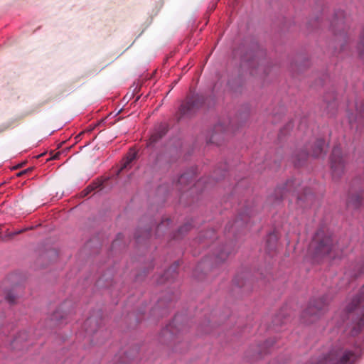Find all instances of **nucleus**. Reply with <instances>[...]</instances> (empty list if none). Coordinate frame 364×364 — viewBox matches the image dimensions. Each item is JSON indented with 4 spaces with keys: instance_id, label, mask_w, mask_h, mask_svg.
<instances>
[{
    "instance_id": "9",
    "label": "nucleus",
    "mask_w": 364,
    "mask_h": 364,
    "mask_svg": "<svg viewBox=\"0 0 364 364\" xmlns=\"http://www.w3.org/2000/svg\"><path fill=\"white\" fill-rule=\"evenodd\" d=\"M326 302L323 299H319L316 301L310 303L309 307L304 312V317H318V314L321 313L326 306Z\"/></svg>"
},
{
    "instance_id": "19",
    "label": "nucleus",
    "mask_w": 364,
    "mask_h": 364,
    "mask_svg": "<svg viewBox=\"0 0 364 364\" xmlns=\"http://www.w3.org/2000/svg\"><path fill=\"white\" fill-rule=\"evenodd\" d=\"M277 236L275 233H270L267 239V245L269 250H273L276 247Z\"/></svg>"
},
{
    "instance_id": "37",
    "label": "nucleus",
    "mask_w": 364,
    "mask_h": 364,
    "mask_svg": "<svg viewBox=\"0 0 364 364\" xmlns=\"http://www.w3.org/2000/svg\"><path fill=\"white\" fill-rule=\"evenodd\" d=\"M215 132H218V131L220 130V125L215 126Z\"/></svg>"
},
{
    "instance_id": "29",
    "label": "nucleus",
    "mask_w": 364,
    "mask_h": 364,
    "mask_svg": "<svg viewBox=\"0 0 364 364\" xmlns=\"http://www.w3.org/2000/svg\"><path fill=\"white\" fill-rule=\"evenodd\" d=\"M215 232L213 230H208L203 237H204L203 239H200V240H205L206 238H209L210 240H212L213 238L215 237Z\"/></svg>"
},
{
    "instance_id": "5",
    "label": "nucleus",
    "mask_w": 364,
    "mask_h": 364,
    "mask_svg": "<svg viewBox=\"0 0 364 364\" xmlns=\"http://www.w3.org/2000/svg\"><path fill=\"white\" fill-rule=\"evenodd\" d=\"M330 163L333 178L334 179L341 178L346 171L347 160L340 146H336L333 149Z\"/></svg>"
},
{
    "instance_id": "24",
    "label": "nucleus",
    "mask_w": 364,
    "mask_h": 364,
    "mask_svg": "<svg viewBox=\"0 0 364 364\" xmlns=\"http://www.w3.org/2000/svg\"><path fill=\"white\" fill-rule=\"evenodd\" d=\"M6 301L10 304H13L15 303L16 296L12 292H9L6 296Z\"/></svg>"
},
{
    "instance_id": "27",
    "label": "nucleus",
    "mask_w": 364,
    "mask_h": 364,
    "mask_svg": "<svg viewBox=\"0 0 364 364\" xmlns=\"http://www.w3.org/2000/svg\"><path fill=\"white\" fill-rule=\"evenodd\" d=\"M96 186H93V185H90L88 186L82 192V194L83 195V196H87L90 192H92L95 188Z\"/></svg>"
},
{
    "instance_id": "35",
    "label": "nucleus",
    "mask_w": 364,
    "mask_h": 364,
    "mask_svg": "<svg viewBox=\"0 0 364 364\" xmlns=\"http://www.w3.org/2000/svg\"><path fill=\"white\" fill-rule=\"evenodd\" d=\"M19 340H20L19 337L16 338L14 340V343H13V344H14V345L17 344V343L19 342Z\"/></svg>"
},
{
    "instance_id": "33",
    "label": "nucleus",
    "mask_w": 364,
    "mask_h": 364,
    "mask_svg": "<svg viewBox=\"0 0 364 364\" xmlns=\"http://www.w3.org/2000/svg\"><path fill=\"white\" fill-rule=\"evenodd\" d=\"M215 141H216V136H215V134H213L211 136L210 139V143H215Z\"/></svg>"
},
{
    "instance_id": "40",
    "label": "nucleus",
    "mask_w": 364,
    "mask_h": 364,
    "mask_svg": "<svg viewBox=\"0 0 364 364\" xmlns=\"http://www.w3.org/2000/svg\"><path fill=\"white\" fill-rule=\"evenodd\" d=\"M314 318L310 319V320H309V322L314 321Z\"/></svg>"
},
{
    "instance_id": "16",
    "label": "nucleus",
    "mask_w": 364,
    "mask_h": 364,
    "mask_svg": "<svg viewBox=\"0 0 364 364\" xmlns=\"http://www.w3.org/2000/svg\"><path fill=\"white\" fill-rule=\"evenodd\" d=\"M66 304H64L63 306H60L51 315L50 320L53 322V325H57L60 323V321L65 318L68 314L64 311V306Z\"/></svg>"
},
{
    "instance_id": "21",
    "label": "nucleus",
    "mask_w": 364,
    "mask_h": 364,
    "mask_svg": "<svg viewBox=\"0 0 364 364\" xmlns=\"http://www.w3.org/2000/svg\"><path fill=\"white\" fill-rule=\"evenodd\" d=\"M312 196L309 190H305L304 195L297 193L298 200H307L309 198H310Z\"/></svg>"
},
{
    "instance_id": "1",
    "label": "nucleus",
    "mask_w": 364,
    "mask_h": 364,
    "mask_svg": "<svg viewBox=\"0 0 364 364\" xmlns=\"http://www.w3.org/2000/svg\"><path fill=\"white\" fill-rule=\"evenodd\" d=\"M364 286L346 304L342 314L343 322L351 328V334H358L364 326Z\"/></svg>"
},
{
    "instance_id": "31",
    "label": "nucleus",
    "mask_w": 364,
    "mask_h": 364,
    "mask_svg": "<svg viewBox=\"0 0 364 364\" xmlns=\"http://www.w3.org/2000/svg\"><path fill=\"white\" fill-rule=\"evenodd\" d=\"M60 155V152H58V153H55L54 154H53L49 159L50 160H55V159H57L59 158V156Z\"/></svg>"
},
{
    "instance_id": "36",
    "label": "nucleus",
    "mask_w": 364,
    "mask_h": 364,
    "mask_svg": "<svg viewBox=\"0 0 364 364\" xmlns=\"http://www.w3.org/2000/svg\"><path fill=\"white\" fill-rule=\"evenodd\" d=\"M164 226V223H161L160 225H159L158 226V230H159L160 229H161Z\"/></svg>"
},
{
    "instance_id": "2",
    "label": "nucleus",
    "mask_w": 364,
    "mask_h": 364,
    "mask_svg": "<svg viewBox=\"0 0 364 364\" xmlns=\"http://www.w3.org/2000/svg\"><path fill=\"white\" fill-rule=\"evenodd\" d=\"M311 248L314 250L315 257L328 256L329 258L334 259L340 257L337 245L333 244L331 236L326 235L322 230L316 232L311 244Z\"/></svg>"
},
{
    "instance_id": "12",
    "label": "nucleus",
    "mask_w": 364,
    "mask_h": 364,
    "mask_svg": "<svg viewBox=\"0 0 364 364\" xmlns=\"http://www.w3.org/2000/svg\"><path fill=\"white\" fill-rule=\"evenodd\" d=\"M350 123L358 122L364 124V105L355 103V114H350L348 116Z\"/></svg>"
},
{
    "instance_id": "34",
    "label": "nucleus",
    "mask_w": 364,
    "mask_h": 364,
    "mask_svg": "<svg viewBox=\"0 0 364 364\" xmlns=\"http://www.w3.org/2000/svg\"><path fill=\"white\" fill-rule=\"evenodd\" d=\"M363 272H364L363 270L360 269L358 273L353 274L351 277H356L359 276L360 274H363Z\"/></svg>"
},
{
    "instance_id": "38",
    "label": "nucleus",
    "mask_w": 364,
    "mask_h": 364,
    "mask_svg": "<svg viewBox=\"0 0 364 364\" xmlns=\"http://www.w3.org/2000/svg\"><path fill=\"white\" fill-rule=\"evenodd\" d=\"M272 344H273V343H271V344H269V341H267V343H265V346H272Z\"/></svg>"
},
{
    "instance_id": "10",
    "label": "nucleus",
    "mask_w": 364,
    "mask_h": 364,
    "mask_svg": "<svg viewBox=\"0 0 364 364\" xmlns=\"http://www.w3.org/2000/svg\"><path fill=\"white\" fill-rule=\"evenodd\" d=\"M242 65L244 67H248L251 69V74L255 75L256 72H255V70H260L262 69L260 68V65H259L258 60L256 58L255 54L253 52L247 53L245 54L242 58Z\"/></svg>"
},
{
    "instance_id": "30",
    "label": "nucleus",
    "mask_w": 364,
    "mask_h": 364,
    "mask_svg": "<svg viewBox=\"0 0 364 364\" xmlns=\"http://www.w3.org/2000/svg\"><path fill=\"white\" fill-rule=\"evenodd\" d=\"M31 171H32V168H28L27 169H25V170L18 173H17V176H22L23 175L26 174V173H29Z\"/></svg>"
},
{
    "instance_id": "20",
    "label": "nucleus",
    "mask_w": 364,
    "mask_h": 364,
    "mask_svg": "<svg viewBox=\"0 0 364 364\" xmlns=\"http://www.w3.org/2000/svg\"><path fill=\"white\" fill-rule=\"evenodd\" d=\"M179 266V264L178 262H175L173 264L167 271L164 273V277H165L166 280L169 279L170 277H173V274H175L176 272V270L178 269Z\"/></svg>"
},
{
    "instance_id": "8",
    "label": "nucleus",
    "mask_w": 364,
    "mask_h": 364,
    "mask_svg": "<svg viewBox=\"0 0 364 364\" xmlns=\"http://www.w3.org/2000/svg\"><path fill=\"white\" fill-rule=\"evenodd\" d=\"M178 328L173 323H170L161 331L160 340L162 343L168 344L178 338Z\"/></svg>"
},
{
    "instance_id": "3",
    "label": "nucleus",
    "mask_w": 364,
    "mask_h": 364,
    "mask_svg": "<svg viewBox=\"0 0 364 364\" xmlns=\"http://www.w3.org/2000/svg\"><path fill=\"white\" fill-rule=\"evenodd\" d=\"M361 350L333 349L318 364H354L361 356Z\"/></svg>"
},
{
    "instance_id": "14",
    "label": "nucleus",
    "mask_w": 364,
    "mask_h": 364,
    "mask_svg": "<svg viewBox=\"0 0 364 364\" xmlns=\"http://www.w3.org/2000/svg\"><path fill=\"white\" fill-rule=\"evenodd\" d=\"M167 132V127L165 124H160L149 139V145H151L161 139Z\"/></svg>"
},
{
    "instance_id": "15",
    "label": "nucleus",
    "mask_w": 364,
    "mask_h": 364,
    "mask_svg": "<svg viewBox=\"0 0 364 364\" xmlns=\"http://www.w3.org/2000/svg\"><path fill=\"white\" fill-rule=\"evenodd\" d=\"M167 132V127L165 124H160L149 139V145H151L161 139Z\"/></svg>"
},
{
    "instance_id": "11",
    "label": "nucleus",
    "mask_w": 364,
    "mask_h": 364,
    "mask_svg": "<svg viewBox=\"0 0 364 364\" xmlns=\"http://www.w3.org/2000/svg\"><path fill=\"white\" fill-rule=\"evenodd\" d=\"M299 185V181L296 180L288 181L282 188H278L276 189V194L280 193V199H282L286 193L289 192L294 194L298 192L297 186Z\"/></svg>"
},
{
    "instance_id": "32",
    "label": "nucleus",
    "mask_w": 364,
    "mask_h": 364,
    "mask_svg": "<svg viewBox=\"0 0 364 364\" xmlns=\"http://www.w3.org/2000/svg\"><path fill=\"white\" fill-rule=\"evenodd\" d=\"M122 237V235L121 234H119L117 235V239L116 240H114L112 243V246L113 247H115L117 244H118V240H120Z\"/></svg>"
},
{
    "instance_id": "22",
    "label": "nucleus",
    "mask_w": 364,
    "mask_h": 364,
    "mask_svg": "<svg viewBox=\"0 0 364 364\" xmlns=\"http://www.w3.org/2000/svg\"><path fill=\"white\" fill-rule=\"evenodd\" d=\"M228 252L222 250L218 254L216 255L215 259L217 262L224 261L228 257Z\"/></svg>"
},
{
    "instance_id": "7",
    "label": "nucleus",
    "mask_w": 364,
    "mask_h": 364,
    "mask_svg": "<svg viewBox=\"0 0 364 364\" xmlns=\"http://www.w3.org/2000/svg\"><path fill=\"white\" fill-rule=\"evenodd\" d=\"M204 102V97L198 94L188 96L179 109L180 117L189 116L198 109Z\"/></svg>"
},
{
    "instance_id": "6",
    "label": "nucleus",
    "mask_w": 364,
    "mask_h": 364,
    "mask_svg": "<svg viewBox=\"0 0 364 364\" xmlns=\"http://www.w3.org/2000/svg\"><path fill=\"white\" fill-rule=\"evenodd\" d=\"M331 27L336 41L341 46V50H343V43L347 42L348 36L341 12L336 14L335 19L331 22Z\"/></svg>"
},
{
    "instance_id": "18",
    "label": "nucleus",
    "mask_w": 364,
    "mask_h": 364,
    "mask_svg": "<svg viewBox=\"0 0 364 364\" xmlns=\"http://www.w3.org/2000/svg\"><path fill=\"white\" fill-rule=\"evenodd\" d=\"M136 154L135 152H129L128 154L120 168V171L129 167L130 164L136 159Z\"/></svg>"
},
{
    "instance_id": "4",
    "label": "nucleus",
    "mask_w": 364,
    "mask_h": 364,
    "mask_svg": "<svg viewBox=\"0 0 364 364\" xmlns=\"http://www.w3.org/2000/svg\"><path fill=\"white\" fill-rule=\"evenodd\" d=\"M326 146L323 139H317L313 144L307 145L304 149L296 151L294 155V162L296 166H300L309 156L314 158L322 156L326 154Z\"/></svg>"
},
{
    "instance_id": "17",
    "label": "nucleus",
    "mask_w": 364,
    "mask_h": 364,
    "mask_svg": "<svg viewBox=\"0 0 364 364\" xmlns=\"http://www.w3.org/2000/svg\"><path fill=\"white\" fill-rule=\"evenodd\" d=\"M361 200H362V198H361L360 195H359V194H357L355 196H350L348 199V202H347L348 205L352 206L355 208H357L360 205Z\"/></svg>"
},
{
    "instance_id": "28",
    "label": "nucleus",
    "mask_w": 364,
    "mask_h": 364,
    "mask_svg": "<svg viewBox=\"0 0 364 364\" xmlns=\"http://www.w3.org/2000/svg\"><path fill=\"white\" fill-rule=\"evenodd\" d=\"M337 107L336 102L333 100L332 102H326V108L329 109V112L336 109Z\"/></svg>"
},
{
    "instance_id": "13",
    "label": "nucleus",
    "mask_w": 364,
    "mask_h": 364,
    "mask_svg": "<svg viewBox=\"0 0 364 364\" xmlns=\"http://www.w3.org/2000/svg\"><path fill=\"white\" fill-rule=\"evenodd\" d=\"M99 321L95 317H90L88 318L83 324V328L85 331L88 334H91L95 333L99 328Z\"/></svg>"
},
{
    "instance_id": "23",
    "label": "nucleus",
    "mask_w": 364,
    "mask_h": 364,
    "mask_svg": "<svg viewBox=\"0 0 364 364\" xmlns=\"http://www.w3.org/2000/svg\"><path fill=\"white\" fill-rule=\"evenodd\" d=\"M358 48L360 53H364V28L360 35V41L358 43Z\"/></svg>"
},
{
    "instance_id": "39",
    "label": "nucleus",
    "mask_w": 364,
    "mask_h": 364,
    "mask_svg": "<svg viewBox=\"0 0 364 364\" xmlns=\"http://www.w3.org/2000/svg\"><path fill=\"white\" fill-rule=\"evenodd\" d=\"M265 353L264 350H260L259 353Z\"/></svg>"
},
{
    "instance_id": "25",
    "label": "nucleus",
    "mask_w": 364,
    "mask_h": 364,
    "mask_svg": "<svg viewBox=\"0 0 364 364\" xmlns=\"http://www.w3.org/2000/svg\"><path fill=\"white\" fill-rule=\"evenodd\" d=\"M191 228V225L190 223H186L181 226L178 230V234H183L189 231Z\"/></svg>"
},
{
    "instance_id": "26",
    "label": "nucleus",
    "mask_w": 364,
    "mask_h": 364,
    "mask_svg": "<svg viewBox=\"0 0 364 364\" xmlns=\"http://www.w3.org/2000/svg\"><path fill=\"white\" fill-rule=\"evenodd\" d=\"M189 175L188 173H183L182 174L180 178H178V183L180 184H184L187 182L188 179Z\"/></svg>"
}]
</instances>
